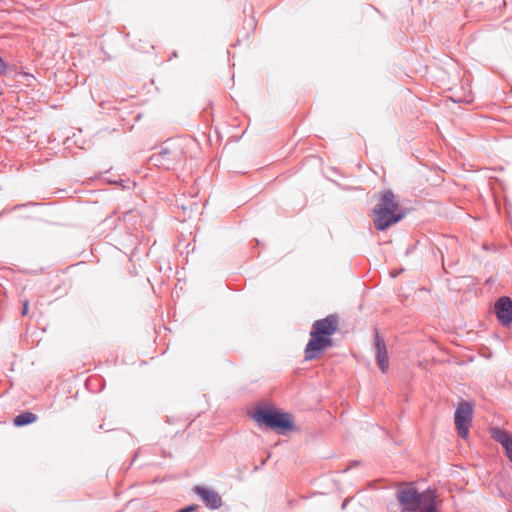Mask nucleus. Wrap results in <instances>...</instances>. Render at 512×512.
<instances>
[{
    "label": "nucleus",
    "mask_w": 512,
    "mask_h": 512,
    "mask_svg": "<svg viewBox=\"0 0 512 512\" xmlns=\"http://www.w3.org/2000/svg\"><path fill=\"white\" fill-rule=\"evenodd\" d=\"M338 328V316L328 315L314 321L310 332V340L305 348V360H313L326 348L332 347L331 336Z\"/></svg>",
    "instance_id": "nucleus-1"
},
{
    "label": "nucleus",
    "mask_w": 512,
    "mask_h": 512,
    "mask_svg": "<svg viewBox=\"0 0 512 512\" xmlns=\"http://www.w3.org/2000/svg\"><path fill=\"white\" fill-rule=\"evenodd\" d=\"M396 498L401 512H437V496L434 490L418 492L416 488L406 485L398 489Z\"/></svg>",
    "instance_id": "nucleus-2"
},
{
    "label": "nucleus",
    "mask_w": 512,
    "mask_h": 512,
    "mask_svg": "<svg viewBox=\"0 0 512 512\" xmlns=\"http://www.w3.org/2000/svg\"><path fill=\"white\" fill-rule=\"evenodd\" d=\"M399 202L395 194L390 190L381 192L379 202L372 211V219L374 226L379 231H384L390 226L398 223L404 216L398 212Z\"/></svg>",
    "instance_id": "nucleus-3"
},
{
    "label": "nucleus",
    "mask_w": 512,
    "mask_h": 512,
    "mask_svg": "<svg viewBox=\"0 0 512 512\" xmlns=\"http://www.w3.org/2000/svg\"><path fill=\"white\" fill-rule=\"evenodd\" d=\"M184 146L183 140H168L164 143L159 152L151 156L150 160L155 166L161 169H175L186 161Z\"/></svg>",
    "instance_id": "nucleus-4"
},
{
    "label": "nucleus",
    "mask_w": 512,
    "mask_h": 512,
    "mask_svg": "<svg viewBox=\"0 0 512 512\" xmlns=\"http://www.w3.org/2000/svg\"><path fill=\"white\" fill-rule=\"evenodd\" d=\"M253 419L274 430L288 431L293 429V419L289 413L262 408L253 414Z\"/></svg>",
    "instance_id": "nucleus-5"
},
{
    "label": "nucleus",
    "mask_w": 512,
    "mask_h": 512,
    "mask_svg": "<svg viewBox=\"0 0 512 512\" xmlns=\"http://www.w3.org/2000/svg\"><path fill=\"white\" fill-rule=\"evenodd\" d=\"M473 405L466 401H461L455 411V426L458 435L466 439L469 434V428L472 423Z\"/></svg>",
    "instance_id": "nucleus-6"
},
{
    "label": "nucleus",
    "mask_w": 512,
    "mask_h": 512,
    "mask_svg": "<svg viewBox=\"0 0 512 512\" xmlns=\"http://www.w3.org/2000/svg\"><path fill=\"white\" fill-rule=\"evenodd\" d=\"M193 491L201 498L205 506L211 510L218 509L222 506V498L219 493L206 486H195Z\"/></svg>",
    "instance_id": "nucleus-7"
},
{
    "label": "nucleus",
    "mask_w": 512,
    "mask_h": 512,
    "mask_svg": "<svg viewBox=\"0 0 512 512\" xmlns=\"http://www.w3.org/2000/svg\"><path fill=\"white\" fill-rule=\"evenodd\" d=\"M494 308L498 321L503 326H509L512 323V300L502 296L496 300Z\"/></svg>",
    "instance_id": "nucleus-8"
},
{
    "label": "nucleus",
    "mask_w": 512,
    "mask_h": 512,
    "mask_svg": "<svg viewBox=\"0 0 512 512\" xmlns=\"http://www.w3.org/2000/svg\"><path fill=\"white\" fill-rule=\"evenodd\" d=\"M374 344L376 349V361L382 372H386L388 370V357H387V349L384 339L378 334L377 330H375L374 336Z\"/></svg>",
    "instance_id": "nucleus-9"
},
{
    "label": "nucleus",
    "mask_w": 512,
    "mask_h": 512,
    "mask_svg": "<svg viewBox=\"0 0 512 512\" xmlns=\"http://www.w3.org/2000/svg\"><path fill=\"white\" fill-rule=\"evenodd\" d=\"M492 437L495 441L500 443L505 450V454L508 459L512 462V438L511 436L504 430L500 428H493L491 430Z\"/></svg>",
    "instance_id": "nucleus-10"
},
{
    "label": "nucleus",
    "mask_w": 512,
    "mask_h": 512,
    "mask_svg": "<svg viewBox=\"0 0 512 512\" xmlns=\"http://www.w3.org/2000/svg\"><path fill=\"white\" fill-rule=\"evenodd\" d=\"M36 420H37V415L36 414H34L32 412H29V411H26V412H22L19 415H17L14 418L13 423H14L15 426L21 427V426H25V425H28V424H32Z\"/></svg>",
    "instance_id": "nucleus-11"
},
{
    "label": "nucleus",
    "mask_w": 512,
    "mask_h": 512,
    "mask_svg": "<svg viewBox=\"0 0 512 512\" xmlns=\"http://www.w3.org/2000/svg\"><path fill=\"white\" fill-rule=\"evenodd\" d=\"M28 306H29L28 301H25V302L23 303V310H22V315H23V316L27 315V313H28Z\"/></svg>",
    "instance_id": "nucleus-12"
}]
</instances>
